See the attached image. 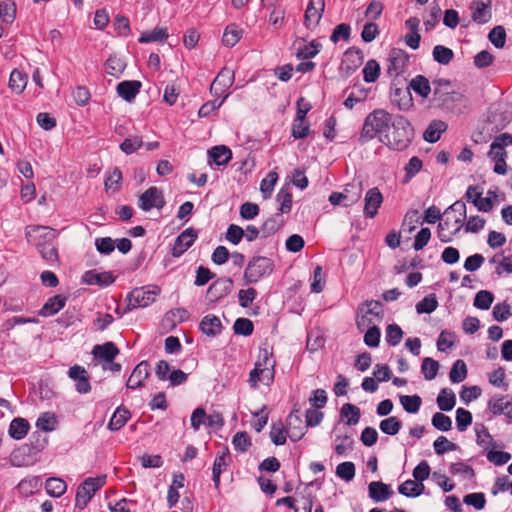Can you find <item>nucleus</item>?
<instances>
[{
  "mask_svg": "<svg viewBox=\"0 0 512 512\" xmlns=\"http://www.w3.org/2000/svg\"><path fill=\"white\" fill-rule=\"evenodd\" d=\"M388 131L380 138V141L394 151H404L411 144L414 138V128L411 123L402 115H397Z\"/></svg>",
  "mask_w": 512,
  "mask_h": 512,
  "instance_id": "1",
  "label": "nucleus"
},
{
  "mask_svg": "<svg viewBox=\"0 0 512 512\" xmlns=\"http://www.w3.org/2000/svg\"><path fill=\"white\" fill-rule=\"evenodd\" d=\"M392 122L391 115L383 109H376L369 113L364 120L359 142L365 144L377 135L384 136L390 130Z\"/></svg>",
  "mask_w": 512,
  "mask_h": 512,
  "instance_id": "2",
  "label": "nucleus"
},
{
  "mask_svg": "<svg viewBox=\"0 0 512 512\" xmlns=\"http://www.w3.org/2000/svg\"><path fill=\"white\" fill-rule=\"evenodd\" d=\"M274 261L265 256H253L247 263L243 281L245 285L256 284L269 277L274 271Z\"/></svg>",
  "mask_w": 512,
  "mask_h": 512,
  "instance_id": "3",
  "label": "nucleus"
},
{
  "mask_svg": "<svg viewBox=\"0 0 512 512\" xmlns=\"http://www.w3.org/2000/svg\"><path fill=\"white\" fill-rule=\"evenodd\" d=\"M384 315L382 304L377 300H367L359 306L356 317V324L359 330L363 331L375 322L382 320Z\"/></svg>",
  "mask_w": 512,
  "mask_h": 512,
  "instance_id": "4",
  "label": "nucleus"
},
{
  "mask_svg": "<svg viewBox=\"0 0 512 512\" xmlns=\"http://www.w3.org/2000/svg\"><path fill=\"white\" fill-rule=\"evenodd\" d=\"M106 482V475L86 478L77 488L75 507L84 509L91 501L95 493L101 489Z\"/></svg>",
  "mask_w": 512,
  "mask_h": 512,
  "instance_id": "5",
  "label": "nucleus"
},
{
  "mask_svg": "<svg viewBox=\"0 0 512 512\" xmlns=\"http://www.w3.org/2000/svg\"><path fill=\"white\" fill-rule=\"evenodd\" d=\"M160 293V289L157 286H146L135 288L128 295V309H136L138 307H147L155 302L156 297Z\"/></svg>",
  "mask_w": 512,
  "mask_h": 512,
  "instance_id": "6",
  "label": "nucleus"
},
{
  "mask_svg": "<svg viewBox=\"0 0 512 512\" xmlns=\"http://www.w3.org/2000/svg\"><path fill=\"white\" fill-rule=\"evenodd\" d=\"M362 194V184H347L343 192H332L329 196V202L333 205H339L342 201L345 207H349L359 201Z\"/></svg>",
  "mask_w": 512,
  "mask_h": 512,
  "instance_id": "7",
  "label": "nucleus"
},
{
  "mask_svg": "<svg viewBox=\"0 0 512 512\" xmlns=\"http://www.w3.org/2000/svg\"><path fill=\"white\" fill-rule=\"evenodd\" d=\"M166 202L163 193L155 186L148 188L139 196V208L145 212L153 208L162 209Z\"/></svg>",
  "mask_w": 512,
  "mask_h": 512,
  "instance_id": "8",
  "label": "nucleus"
},
{
  "mask_svg": "<svg viewBox=\"0 0 512 512\" xmlns=\"http://www.w3.org/2000/svg\"><path fill=\"white\" fill-rule=\"evenodd\" d=\"M25 235L29 243L39 247L43 245V243L54 241L56 232L54 229L47 226H28Z\"/></svg>",
  "mask_w": 512,
  "mask_h": 512,
  "instance_id": "9",
  "label": "nucleus"
},
{
  "mask_svg": "<svg viewBox=\"0 0 512 512\" xmlns=\"http://www.w3.org/2000/svg\"><path fill=\"white\" fill-rule=\"evenodd\" d=\"M388 61V74L398 76L405 72L409 64V55L402 49L393 48L388 55Z\"/></svg>",
  "mask_w": 512,
  "mask_h": 512,
  "instance_id": "10",
  "label": "nucleus"
},
{
  "mask_svg": "<svg viewBox=\"0 0 512 512\" xmlns=\"http://www.w3.org/2000/svg\"><path fill=\"white\" fill-rule=\"evenodd\" d=\"M233 280L229 277H222L215 280L207 289V297L216 302L231 293Z\"/></svg>",
  "mask_w": 512,
  "mask_h": 512,
  "instance_id": "11",
  "label": "nucleus"
},
{
  "mask_svg": "<svg viewBox=\"0 0 512 512\" xmlns=\"http://www.w3.org/2000/svg\"><path fill=\"white\" fill-rule=\"evenodd\" d=\"M68 376L75 382V388L78 393L87 394L91 391L90 377L84 367L78 364L71 366Z\"/></svg>",
  "mask_w": 512,
  "mask_h": 512,
  "instance_id": "12",
  "label": "nucleus"
},
{
  "mask_svg": "<svg viewBox=\"0 0 512 512\" xmlns=\"http://www.w3.org/2000/svg\"><path fill=\"white\" fill-rule=\"evenodd\" d=\"M286 429L291 441H299L305 434L304 429L307 427L299 415V409L294 408L286 419Z\"/></svg>",
  "mask_w": 512,
  "mask_h": 512,
  "instance_id": "13",
  "label": "nucleus"
},
{
  "mask_svg": "<svg viewBox=\"0 0 512 512\" xmlns=\"http://www.w3.org/2000/svg\"><path fill=\"white\" fill-rule=\"evenodd\" d=\"M234 83V71L224 67L216 76L210 86L212 95L219 97Z\"/></svg>",
  "mask_w": 512,
  "mask_h": 512,
  "instance_id": "14",
  "label": "nucleus"
},
{
  "mask_svg": "<svg viewBox=\"0 0 512 512\" xmlns=\"http://www.w3.org/2000/svg\"><path fill=\"white\" fill-rule=\"evenodd\" d=\"M383 202V195L380 192L379 188L373 187L370 188L364 197V209L363 213L365 217L367 218H374L377 213L378 209L380 208L381 204Z\"/></svg>",
  "mask_w": 512,
  "mask_h": 512,
  "instance_id": "15",
  "label": "nucleus"
},
{
  "mask_svg": "<svg viewBox=\"0 0 512 512\" xmlns=\"http://www.w3.org/2000/svg\"><path fill=\"white\" fill-rule=\"evenodd\" d=\"M149 368L150 366L147 361H141L137 364L127 380L126 387L132 390L143 387L145 380L150 375Z\"/></svg>",
  "mask_w": 512,
  "mask_h": 512,
  "instance_id": "16",
  "label": "nucleus"
},
{
  "mask_svg": "<svg viewBox=\"0 0 512 512\" xmlns=\"http://www.w3.org/2000/svg\"><path fill=\"white\" fill-rule=\"evenodd\" d=\"M470 9L472 10V20L477 24H485L492 18L491 0H487V2L475 0L471 3Z\"/></svg>",
  "mask_w": 512,
  "mask_h": 512,
  "instance_id": "17",
  "label": "nucleus"
},
{
  "mask_svg": "<svg viewBox=\"0 0 512 512\" xmlns=\"http://www.w3.org/2000/svg\"><path fill=\"white\" fill-rule=\"evenodd\" d=\"M197 238V233L193 229H186L175 240L172 248V255L180 257L186 250H188Z\"/></svg>",
  "mask_w": 512,
  "mask_h": 512,
  "instance_id": "18",
  "label": "nucleus"
},
{
  "mask_svg": "<svg viewBox=\"0 0 512 512\" xmlns=\"http://www.w3.org/2000/svg\"><path fill=\"white\" fill-rule=\"evenodd\" d=\"M325 9L324 0H310L305 11L304 25L309 28L313 23L318 25Z\"/></svg>",
  "mask_w": 512,
  "mask_h": 512,
  "instance_id": "19",
  "label": "nucleus"
},
{
  "mask_svg": "<svg viewBox=\"0 0 512 512\" xmlns=\"http://www.w3.org/2000/svg\"><path fill=\"white\" fill-rule=\"evenodd\" d=\"M488 157L494 162L493 171L496 174L505 175L507 172V151L496 144H491Z\"/></svg>",
  "mask_w": 512,
  "mask_h": 512,
  "instance_id": "20",
  "label": "nucleus"
},
{
  "mask_svg": "<svg viewBox=\"0 0 512 512\" xmlns=\"http://www.w3.org/2000/svg\"><path fill=\"white\" fill-rule=\"evenodd\" d=\"M488 409L493 415L504 414L510 421H512V397L511 400H505L504 396H493L488 401Z\"/></svg>",
  "mask_w": 512,
  "mask_h": 512,
  "instance_id": "21",
  "label": "nucleus"
},
{
  "mask_svg": "<svg viewBox=\"0 0 512 512\" xmlns=\"http://www.w3.org/2000/svg\"><path fill=\"white\" fill-rule=\"evenodd\" d=\"M141 82L137 80H126L120 82L116 91L117 94L127 102H131L135 99L136 95L140 92Z\"/></svg>",
  "mask_w": 512,
  "mask_h": 512,
  "instance_id": "22",
  "label": "nucleus"
},
{
  "mask_svg": "<svg viewBox=\"0 0 512 512\" xmlns=\"http://www.w3.org/2000/svg\"><path fill=\"white\" fill-rule=\"evenodd\" d=\"M82 279L88 285H98L101 287L109 286L115 281V277L111 272L96 273L93 270L86 271Z\"/></svg>",
  "mask_w": 512,
  "mask_h": 512,
  "instance_id": "23",
  "label": "nucleus"
},
{
  "mask_svg": "<svg viewBox=\"0 0 512 512\" xmlns=\"http://www.w3.org/2000/svg\"><path fill=\"white\" fill-rule=\"evenodd\" d=\"M118 347L113 342H106L102 345H95L92 349V354L96 359L106 362H112L119 354Z\"/></svg>",
  "mask_w": 512,
  "mask_h": 512,
  "instance_id": "24",
  "label": "nucleus"
},
{
  "mask_svg": "<svg viewBox=\"0 0 512 512\" xmlns=\"http://www.w3.org/2000/svg\"><path fill=\"white\" fill-rule=\"evenodd\" d=\"M368 492L369 497L375 502L386 501L393 494L390 486L381 481L371 482L368 486Z\"/></svg>",
  "mask_w": 512,
  "mask_h": 512,
  "instance_id": "25",
  "label": "nucleus"
},
{
  "mask_svg": "<svg viewBox=\"0 0 512 512\" xmlns=\"http://www.w3.org/2000/svg\"><path fill=\"white\" fill-rule=\"evenodd\" d=\"M200 330L207 336L215 337L221 333L222 323L215 315H206L199 324Z\"/></svg>",
  "mask_w": 512,
  "mask_h": 512,
  "instance_id": "26",
  "label": "nucleus"
},
{
  "mask_svg": "<svg viewBox=\"0 0 512 512\" xmlns=\"http://www.w3.org/2000/svg\"><path fill=\"white\" fill-rule=\"evenodd\" d=\"M229 457V451L225 448L222 452H218L212 468V479L216 489H219L220 486V476L221 473L228 466L227 458Z\"/></svg>",
  "mask_w": 512,
  "mask_h": 512,
  "instance_id": "27",
  "label": "nucleus"
},
{
  "mask_svg": "<svg viewBox=\"0 0 512 512\" xmlns=\"http://www.w3.org/2000/svg\"><path fill=\"white\" fill-rule=\"evenodd\" d=\"M452 213H457V215L454 216V230L452 233L457 234L465 219H466V205L463 201H456L451 206H449L446 211L444 212L445 215H451Z\"/></svg>",
  "mask_w": 512,
  "mask_h": 512,
  "instance_id": "28",
  "label": "nucleus"
},
{
  "mask_svg": "<svg viewBox=\"0 0 512 512\" xmlns=\"http://www.w3.org/2000/svg\"><path fill=\"white\" fill-rule=\"evenodd\" d=\"M209 162L218 166L227 165L232 159L231 150L225 145L214 146L208 151Z\"/></svg>",
  "mask_w": 512,
  "mask_h": 512,
  "instance_id": "29",
  "label": "nucleus"
},
{
  "mask_svg": "<svg viewBox=\"0 0 512 512\" xmlns=\"http://www.w3.org/2000/svg\"><path fill=\"white\" fill-rule=\"evenodd\" d=\"M67 298L63 295H55L47 300L39 314L43 317L53 316L58 313L66 304Z\"/></svg>",
  "mask_w": 512,
  "mask_h": 512,
  "instance_id": "30",
  "label": "nucleus"
},
{
  "mask_svg": "<svg viewBox=\"0 0 512 512\" xmlns=\"http://www.w3.org/2000/svg\"><path fill=\"white\" fill-rule=\"evenodd\" d=\"M260 358L263 360L262 371L260 372L261 381L269 385L274 378L275 361L270 359V354L267 349L260 352Z\"/></svg>",
  "mask_w": 512,
  "mask_h": 512,
  "instance_id": "31",
  "label": "nucleus"
},
{
  "mask_svg": "<svg viewBox=\"0 0 512 512\" xmlns=\"http://www.w3.org/2000/svg\"><path fill=\"white\" fill-rule=\"evenodd\" d=\"M284 225V220L280 213L269 217L261 226V237L267 238L275 234Z\"/></svg>",
  "mask_w": 512,
  "mask_h": 512,
  "instance_id": "32",
  "label": "nucleus"
},
{
  "mask_svg": "<svg viewBox=\"0 0 512 512\" xmlns=\"http://www.w3.org/2000/svg\"><path fill=\"white\" fill-rule=\"evenodd\" d=\"M131 413L124 407H118L108 423V429L111 431L120 430L130 419Z\"/></svg>",
  "mask_w": 512,
  "mask_h": 512,
  "instance_id": "33",
  "label": "nucleus"
},
{
  "mask_svg": "<svg viewBox=\"0 0 512 512\" xmlns=\"http://www.w3.org/2000/svg\"><path fill=\"white\" fill-rule=\"evenodd\" d=\"M447 125L443 121H433L423 133V139L429 143L437 142L441 134L446 131Z\"/></svg>",
  "mask_w": 512,
  "mask_h": 512,
  "instance_id": "34",
  "label": "nucleus"
},
{
  "mask_svg": "<svg viewBox=\"0 0 512 512\" xmlns=\"http://www.w3.org/2000/svg\"><path fill=\"white\" fill-rule=\"evenodd\" d=\"M45 490L51 497L59 498L66 492L67 484L61 478L50 477L45 481Z\"/></svg>",
  "mask_w": 512,
  "mask_h": 512,
  "instance_id": "35",
  "label": "nucleus"
},
{
  "mask_svg": "<svg viewBox=\"0 0 512 512\" xmlns=\"http://www.w3.org/2000/svg\"><path fill=\"white\" fill-rule=\"evenodd\" d=\"M437 405L441 411H451L456 404V396L449 388H443L436 399Z\"/></svg>",
  "mask_w": 512,
  "mask_h": 512,
  "instance_id": "36",
  "label": "nucleus"
},
{
  "mask_svg": "<svg viewBox=\"0 0 512 512\" xmlns=\"http://www.w3.org/2000/svg\"><path fill=\"white\" fill-rule=\"evenodd\" d=\"M29 423L23 418H15L9 426V435L16 440H20L26 436L29 430Z\"/></svg>",
  "mask_w": 512,
  "mask_h": 512,
  "instance_id": "37",
  "label": "nucleus"
},
{
  "mask_svg": "<svg viewBox=\"0 0 512 512\" xmlns=\"http://www.w3.org/2000/svg\"><path fill=\"white\" fill-rule=\"evenodd\" d=\"M407 88H411L415 93L423 98H427L431 92L429 80L423 75L414 77Z\"/></svg>",
  "mask_w": 512,
  "mask_h": 512,
  "instance_id": "38",
  "label": "nucleus"
},
{
  "mask_svg": "<svg viewBox=\"0 0 512 512\" xmlns=\"http://www.w3.org/2000/svg\"><path fill=\"white\" fill-rule=\"evenodd\" d=\"M424 489L423 483H418L415 480H406L399 486L398 491L406 497H418L424 492Z\"/></svg>",
  "mask_w": 512,
  "mask_h": 512,
  "instance_id": "39",
  "label": "nucleus"
},
{
  "mask_svg": "<svg viewBox=\"0 0 512 512\" xmlns=\"http://www.w3.org/2000/svg\"><path fill=\"white\" fill-rule=\"evenodd\" d=\"M287 436L288 430L281 421L272 424L270 438L275 445H284L286 443Z\"/></svg>",
  "mask_w": 512,
  "mask_h": 512,
  "instance_id": "40",
  "label": "nucleus"
},
{
  "mask_svg": "<svg viewBox=\"0 0 512 512\" xmlns=\"http://www.w3.org/2000/svg\"><path fill=\"white\" fill-rule=\"evenodd\" d=\"M27 84V76L20 72L19 70L14 69L10 74L9 79V87L12 91L20 94L23 92Z\"/></svg>",
  "mask_w": 512,
  "mask_h": 512,
  "instance_id": "41",
  "label": "nucleus"
},
{
  "mask_svg": "<svg viewBox=\"0 0 512 512\" xmlns=\"http://www.w3.org/2000/svg\"><path fill=\"white\" fill-rule=\"evenodd\" d=\"M393 102L397 103L400 110H408L413 105L409 88L406 90H401L399 88L395 89L393 93Z\"/></svg>",
  "mask_w": 512,
  "mask_h": 512,
  "instance_id": "42",
  "label": "nucleus"
},
{
  "mask_svg": "<svg viewBox=\"0 0 512 512\" xmlns=\"http://www.w3.org/2000/svg\"><path fill=\"white\" fill-rule=\"evenodd\" d=\"M340 414L342 417H348L346 422L347 425H356L361 417L360 409L351 403L344 404L340 409Z\"/></svg>",
  "mask_w": 512,
  "mask_h": 512,
  "instance_id": "43",
  "label": "nucleus"
},
{
  "mask_svg": "<svg viewBox=\"0 0 512 512\" xmlns=\"http://www.w3.org/2000/svg\"><path fill=\"white\" fill-rule=\"evenodd\" d=\"M168 38L166 28H155L152 31L143 32L139 38L140 43L161 42Z\"/></svg>",
  "mask_w": 512,
  "mask_h": 512,
  "instance_id": "44",
  "label": "nucleus"
},
{
  "mask_svg": "<svg viewBox=\"0 0 512 512\" xmlns=\"http://www.w3.org/2000/svg\"><path fill=\"white\" fill-rule=\"evenodd\" d=\"M438 307V301L434 293L425 296L421 301L416 304V311L418 314H430Z\"/></svg>",
  "mask_w": 512,
  "mask_h": 512,
  "instance_id": "45",
  "label": "nucleus"
},
{
  "mask_svg": "<svg viewBox=\"0 0 512 512\" xmlns=\"http://www.w3.org/2000/svg\"><path fill=\"white\" fill-rule=\"evenodd\" d=\"M467 377V367L463 360L458 359L454 362L449 378L452 383H460Z\"/></svg>",
  "mask_w": 512,
  "mask_h": 512,
  "instance_id": "46",
  "label": "nucleus"
},
{
  "mask_svg": "<svg viewBox=\"0 0 512 512\" xmlns=\"http://www.w3.org/2000/svg\"><path fill=\"white\" fill-rule=\"evenodd\" d=\"M276 200L279 203L280 214L289 213L292 208V195L288 188L282 187L276 195Z\"/></svg>",
  "mask_w": 512,
  "mask_h": 512,
  "instance_id": "47",
  "label": "nucleus"
},
{
  "mask_svg": "<svg viewBox=\"0 0 512 512\" xmlns=\"http://www.w3.org/2000/svg\"><path fill=\"white\" fill-rule=\"evenodd\" d=\"M37 249L45 261L51 265L58 263V251L53 241L43 243V245L37 247Z\"/></svg>",
  "mask_w": 512,
  "mask_h": 512,
  "instance_id": "48",
  "label": "nucleus"
},
{
  "mask_svg": "<svg viewBox=\"0 0 512 512\" xmlns=\"http://www.w3.org/2000/svg\"><path fill=\"white\" fill-rule=\"evenodd\" d=\"M433 59L442 65H447L451 62V60L454 57L453 51L445 46L442 45H436L433 48Z\"/></svg>",
  "mask_w": 512,
  "mask_h": 512,
  "instance_id": "49",
  "label": "nucleus"
},
{
  "mask_svg": "<svg viewBox=\"0 0 512 512\" xmlns=\"http://www.w3.org/2000/svg\"><path fill=\"white\" fill-rule=\"evenodd\" d=\"M362 72L364 81L367 83H373L379 78L380 66L376 60L371 59L367 61Z\"/></svg>",
  "mask_w": 512,
  "mask_h": 512,
  "instance_id": "50",
  "label": "nucleus"
},
{
  "mask_svg": "<svg viewBox=\"0 0 512 512\" xmlns=\"http://www.w3.org/2000/svg\"><path fill=\"white\" fill-rule=\"evenodd\" d=\"M400 403L406 412L414 414L419 411L422 400L418 395H402Z\"/></svg>",
  "mask_w": 512,
  "mask_h": 512,
  "instance_id": "51",
  "label": "nucleus"
},
{
  "mask_svg": "<svg viewBox=\"0 0 512 512\" xmlns=\"http://www.w3.org/2000/svg\"><path fill=\"white\" fill-rule=\"evenodd\" d=\"M402 427V422L395 416L386 418L380 422V430L387 435H396Z\"/></svg>",
  "mask_w": 512,
  "mask_h": 512,
  "instance_id": "52",
  "label": "nucleus"
},
{
  "mask_svg": "<svg viewBox=\"0 0 512 512\" xmlns=\"http://www.w3.org/2000/svg\"><path fill=\"white\" fill-rule=\"evenodd\" d=\"M494 301V295L488 290H480L476 293L473 305L481 310H488Z\"/></svg>",
  "mask_w": 512,
  "mask_h": 512,
  "instance_id": "53",
  "label": "nucleus"
},
{
  "mask_svg": "<svg viewBox=\"0 0 512 512\" xmlns=\"http://www.w3.org/2000/svg\"><path fill=\"white\" fill-rule=\"evenodd\" d=\"M322 45L316 40L311 41L309 44L299 48L296 56L299 59H310L315 57L321 49Z\"/></svg>",
  "mask_w": 512,
  "mask_h": 512,
  "instance_id": "54",
  "label": "nucleus"
},
{
  "mask_svg": "<svg viewBox=\"0 0 512 512\" xmlns=\"http://www.w3.org/2000/svg\"><path fill=\"white\" fill-rule=\"evenodd\" d=\"M16 7L11 0L0 2V17L5 23H12L15 19Z\"/></svg>",
  "mask_w": 512,
  "mask_h": 512,
  "instance_id": "55",
  "label": "nucleus"
},
{
  "mask_svg": "<svg viewBox=\"0 0 512 512\" xmlns=\"http://www.w3.org/2000/svg\"><path fill=\"white\" fill-rule=\"evenodd\" d=\"M310 133V126L306 120L294 119L292 123L291 135L295 139L306 138Z\"/></svg>",
  "mask_w": 512,
  "mask_h": 512,
  "instance_id": "56",
  "label": "nucleus"
},
{
  "mask_svg": "<svg viewBox=\"0 0 512 512\" xmlns=\"http://www.w3.org/2000/svg\"><path fill=\"white\" fill-rule=\"evenodd\" d=\"M439 363L429 357H426L422 361L421 370L426 380H433L438 372Z\"/></svg>",
  "mask_w": 512,
  "mask_h": 512,
  "instance_id": "57",
  "label": "nucleus"
},
{
  "mask_svg": "<svg viewBox=\"0 0 512 512\" xmlns=\"http://www.w3.org/2000/svg\"><path fill=\"white\" fill-rule=\"evenodd\" d=\"M489 41L496 48H503L506 42V31L503 26H495L488 35Z\"/></svg>",
  "mask_w": 512,
  "mask_h": 512,
  "instance_id": "58",
  "label": "nucleus"
},
{
  "mask_svg": "<svg viewBox=\"0 0 512 512\" xmlns=\"http://www.w3.org/2000/svg\"><path fill=\"white\" fill-rule=\"evenodd\" d=\"M472 423V414L464 408L456 410V427L458 431L464 432Z\"/></svg>",
  "mask_w": 512,
  "mask_h": 512,
  "instance_id": "59",
  "label": "nucleus"
},
{
  "mask_svg": "<svg viewBox=\"0 0 512 512\" xmlns=\"http://www.w3.org/2000/svg\"><path fill=\"white\" fill-rule=\"evenodd\" d=\"M240 31L237 29L235 25H229L226 27L223 36L222 42L227 47H233L240 40Z\"/></svg>",
  "mask_w": 512,
  "mask_h": 512,
  "instance_id": "60",
  "label": "nucleus"
},
{
  "mask_svg": "<svg viewBox=\"0 0 512 512\" xmlns=\"http://www.w3.org/2000/svg\"><path fill=\"white\" fill-rule=\"evenodd\" d=\"M143 146V141L140 136H133L130 138H126L121 144L120 149L127 155H130L137 150H139Z\"/></svg>",
  "mask_w": 512,
  "mask_h": 512,
  "instance_id": "61",
  "label": "nucleus"
},
{
  "mask_svg": "<svg viewBox=\"0 0 512 512\" xmlns=\"http://www.w3.org/2000/svg\"><path fill=\"white\" fill-rule=\"evenodd\" d=\"M253 322L248 318H238L233 325L235 334L249 336L253 333Z\"/></svg>",
  "mask_w": 512,
  "mask_h": 512,
  "instance_id": "62",
  "label": "nucleus"
},
{
  "mask_svg": "<svg viewBox=\"0 0 512 512\" xmlns=\"http://www.w3.org/2000/svg\"><path fill=\"white\" fill-rule=\"evenodd\" d=\"M125 63L116 56H110L106 61V71L108 74L118 77L125 69Z\"/></svg>",
  "mask_w": 512,
  "mask_h": 512,
  "instance_id": "63",
  "label": "nucleus"
},
{
  "mask_svg": "<svg viewBox=\"0 0 512 512\" xmlns=\"http://www.w3.org/2000/svg\"><path fill=\"white\" fill-rule=\"evenodd\" d=\"M402 337L403 331L397 324H390L387 326L385 339L389 345H398Z\"/></svg>",
  "mask_w": 512,
  "mask_h": 512,
  "instance_id": "64",
  "label": "nucleus"
}]
</instances>
